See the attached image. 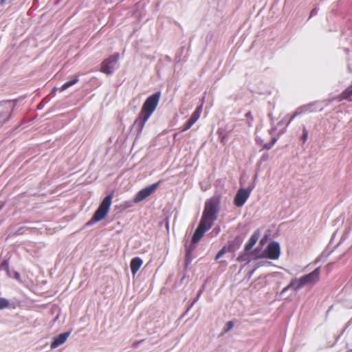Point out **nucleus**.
Instances as JSON below:
<instances>
[{"label":"nucleus","mask_w":352,"mask_h":352,"mask_svg":"<svg viewBox=\"0 0 352 352\" xmlns=\"http://www.w3.org/2000/svg\"><path fill=\"white\" fill-rule=\"evenodd\" d=\"M6 1V0H1V1H0L1 5H3Z\"/></svg>","instance_id":"nucleus-30"},{"label":"nucleus","mask_w":352,"mask_h":352,"mask_svg":"<svg viewBox=\"0 0 352 352\" xmlns=\"http://www.w3.org/2000/svg\"><path fill=\"white\" fill-rule=\"evenodd\" d=\"M219 205V196L212 197L208 200L205 204L204 210L199 223L210 228L217 218Z\"/></svg>","instance_id":"nucleus-2"},{"label":"nucleus","mask_w":352,"mask_h":352,"mask_svg":"<svg viewBox=\"0 0 352 352\" xmlns=\"http://www.w3.org/2000/svg\"><path fill=\"white\" fill-rule=\"evenodd\" d=\"M194 124V123L191 122L190 120H188L182 126V131H186L190 129V127Z\"/></svg>","instance_id":"nucleus-21"},{"label":"nucleus","mask_w":352,"mask_h":352,"mask_svg":"<svg viewBox=\"0 0 352 352\" xmlns=\"http://www.w3.org/2000/svg\"><path fill=\"white\" fill-rule=\"evenodd\" d=\"M265 253L266 258L272 260L278 259L280 254V248L279 243L276 241L270 242L267 246Z\"/></svg>","instance_id":"nucleus-6"},{"label":"nucleus","mask_w":352,"mask_h":352,"mask_svg":"<svg viewBox=\"0 0 352 352\" xmlns=\"http://www.w3.org/2000/svg\"><path fill=\"white\" fill-rule=\"evenodd\" d=\"M352 96V85L348 87L340 96V100L349 99Z\"/></svg>","instance_id":"nucleus-17"},{"label":"nucleus","mask_w":352,"mask_h":352,"mask_svg":"<svg viewBox=\"0 0 352 352\" xmlns=\"http://www.w3.org/2000/svg\"><path fill=\"white\" fill-rule=\"evenodd\" d=\"M70 333L69 332H65L63 333H60L57 337L54 338L53 342L51 343V348L55 349L60 346V344H63L66 342L67 339L68 338Z\"/></svg>","instance_id":"nucleus-11"},{"label":"nucleus","mask_w":352,"mask_h":352,"mask_svg":"<svg viewBox=\"0 0 352 352\" xmlns=\"http://www.w3.org/2000/svg\"><path fill=\"white\" fill-rule=\"evenodd\" d=\"M245 118L248 119V124L249 126H251L252 124V122L254 120L253 116L250 111H248L245 113Z\"/></svg>","instance_id":"nucleus-20"},{"label":"nucleus","mask_w":352,"mask_h":352,"mask_svg":"<svg viewBox=\"0 0 352 352\" xmlns=\"http://www.w3.org/2000/svg\"><path fill=\"white\" fill-rule=\"evenodd\" d=\"M305 285L302 283V278H300L299 279L294 278L292 279L289 283V286H292V287L295 290L297 291L302 287H303Z\"/></svg>","instance_id":"nucleus-16"},{"label":"nucleus","mask_w":352,"mask_h":352,"mask_svg":"<svg viewBox=\"0 0 352 352\" xmlns=\"http://www.w3.org/2000/svg\"><path fill=\"white\" fill-rule=\"evenodd\" d=\"M201 112L202 105H200L195 110V111L192 113L190 118H189V120H191V122L195 124L200 118Z\"/></svg>","instance_id":"nucleus-15"},{"label":"nucleus","mask_w":352,"mask_h":352,"mask_svg":"<svg viewBox=\"0 0 352 352\" xmlns=\"http://www.w3.org/2000/svg\"><path fill=\"white\" fill-rule=\"evenodd\" d=\"M160 96V91H157L148 96L144 101L140 112L134 122V126L138 128L139 133L142 132L145 123L157 109Z\"/></svg>","instance_id":"nucleus-1"},{"label":"nucleus","mask_w":352,"mask_h":352,"mask_svg":"<svg viewBox=\"0 0 352 352\" xmlns=\"http://www.w3.org/2000/svg\"><path fill=\"white\" fill-rule=\"evenodd\" d=\"M158 185L159 182L155 183L140 190L133 198V202L138 204L148 197L155 192Z\"/></svg>","instance_id":"nucleus-5"},{"label":"nucleus","mask_w":352,"mask_h":352,"mask_svg":"<svg viewBox=\"0 0 352 352\" xmlns=\"http://www.w3.org/2000/svg\"><path fill=\"white\" fill-rule=\"evenodd\" d=\"M113 197V193H111L104 198L90 221H88L87 225H91L94 223L100 221L107 216L111 205Z\"/></svg>","instance_id":"nucleus-3"},{"label":"nucleus","mask_w":352,"mask_h":352,"mask_svg":"<svg viewBox=\"0 0 352 352\" xmlns=\"http://www.w3.org/2000/svg\"><path fill=\"white\" fill-rule=\"evenodd\" d=\"M143 261L140 257H135L131 259L130 267L131 273L135 275L142 265Z\"/></svg>","instance_id":"nucleus-12"},{"label":"nucleus","mask_w":352,"mask_h":352,"mask_svg":"<svg viewBox=\"0 0 352 352\" xmlns=\"http://www.w3.org/2000/svg\"><path fill=\"white\" fill-rule=\"evenodd\" d=\"M119 58V53H116L104 59L100 65V72L106 74H111L114 70V65L117 63Z\"/></svg>","instance_id":"nucleus-4"},{"label":"nucleus","mask_w":352,"mask_h":352,"mask_svg":"<svg viewBox=\"0 0 352 352\" xmlns=\"http://www.w3.org/2000/svg\"><path fill=\"white\" fill-rule=\"evenodd\" d=\"M209 229L210 228H208V226H206L204 224L199 223L198 227L197 228L192 236V243H198L204 236V233Z\"/></svg>","instance_id":"nucleus-10"},{"label":"nucleus","mask_w":352,"mask_h":352,"mask_svg":"<svg viewBox=\"0 0 352 352\" xmlns=\"http://www.w3.org/2000/svg\"><path fill=\"white\" fill-rule=\"evenodd\" d=\"M259 232L257 230L254 232L252 235L251 236L250 239H249L248 242L245 245V251H250L253 246L256 244L257 242L258 238H259Z\"/></svg>","instance_id":"nucleus-13"},{"label":"nucleus","mask_w":352,"mask_h":352,"mask_svg":"<svg viewBox=\"0 0 352 352\" xmlns=\"http://www.w3.org/2000/svg\"><path fill=\"white\" fill-rule=\"evenodd\" d=\"M320 267H317L311 273L306 274L302 277V283L305 285H314L319 280L320 278Z\"/></svg>","instance_id":"nucleus-8"},{"label":"nucleus","mask_w":352,"mask_h":352,"mask_svg":"<svg viewBox=\"0 0 352 352\" xmlns=\"http://www.w3.org/2000/svg\"><path fill=\"white\" fill-rule=\"evenodd\" d=\"M221 138V142H223L225 140V137L224 136H222L220 138Z\"/></svg>","instance_id":"nucleus-31"},{"label":"nucleus","mask_w":352,"mask_h":352,"mask_svg":"<svg viewBox=\"0 0 352 352\" xmlns=\"http://www.w3.org/2000/svg\"><path fill=\"white\" fill-rule=\"evenodd\" d=\"M289 288H292V286H289V284L285 287L283 289V292H286L287 289H289Z\"/></svg>","instance_id":"nucleus-29"},{"label":"nucleus","mask_w":352,"mask_h":352,"mask_svg":"<svg viewBox=\"0 0 352 352\" xmlns=\"http://www.w3.org/2000/svg\"><path fill=\"white\" fill-rule=\"evenodd\" d=\"M13 107L10 102H0V123L7 122L12 114Z\"/></svg>","instance_id":"nucleus-7"},{"label":"nucleus","mask_w":352,"mask_h":352,"mask_svg":"<svg viewBox=\"0 0 352 352\" xmlns=\"http://www.w3.org/2000/svg\"><path fill=\"white\" fill-rule=\"evenodd\" d=\"M276 141H277V139L276 138H273L270 142L264 144L263 148L270 149L274 145V144L276 142Z\"/></svg>","instance_id":"nucleus-22"},{"label":"nucleus","mask_w":352,"mask_h":352,"mask_svg":"<svg viewBox=\"0 0 352 352\" xmlns=\"http://www.w3.org/2000/svg\"><path fill=\"white\" fill-rule=\"evenodd\" d=\"M202 291H203L202 289L199 291V294H198V295H197V298L193 300V302H192V305L194 303H195V302L198 300L199 298L200 297V296H201V293H202Z\"/></svg>","instance_id":"nucleus-26"},{"label":"nucleus","mask_w":352,"mask_h":352,"mask_svg":"<svg viewBox=\"0 0 352 352\" xmlns=\"http://www.w3.org/2000/svg\"><path fill=\"white\" fill-rule=\"evenodd\" d=\"M250 194V191H248L243 188H240L236 192L234 199V204L237 207H241L244 205L246 200L249 197Z\"/></svg>","instance_id":"nucleus-9"},{"label":"nucleus","mask_w":352,"mask_h":352,"mask_svg":"<svg viewBox=\"0 0 352 352\" xmlns=\"http://www.w3.org/2000/svg\"><path fill=\"white\" fill-rule=\"evenodd\" d=\"M242 243V240L240 237H236L233 241L228 243L226 247L228 252H234L239 248Z\"/></svg>","instance_id":"nucleus-14"},{"label":"nucleus","mask_w":352,"mask_h":352,"mask_svg":"<svg viewBox=\"0 0 352 352\" xmlns=\"http://www.w3.org/2000/svg\"><path fill=\"white\" fill-rule=\"evenodd\" d=\"M307 136H308V132H307V129L305 128H304V129H303V134H302V140L303 142H306V140L307 139Z\"/></svg>","instance_id":"nucleus-25"},{"label":"nucleus","mask_w":352,"mask_h":352,"mask_svg":"<svg viewBox=\"0 0 352 352\" xmlns=\"http://www.w3.org/2000/svg\"><path fill=\"white\" fill-rule=\"evenodd\" d=\"M10 305V303L8 299L0 297V310L8 308Z\"/></svg>","instance_id":"nucleus-19"},{"label":"nucleus","mask_w":352,"mask_h":352,"mask_svg":"<svg viewBox=\"0 0 352 352\" xmlns=\"http://www.w3.org/2000/svg\"><path fill=\"white\" fill-rule=\"evenodd\" d=\"M228 250H226V247L222 248V249L217 253L216 255L215 259H219Z\"/></svg>","instance_id":"nucleus-23"},{"label":"nucleus","mask_w":352,"mask_h":352,"mask_svg":"<svg viewBox=\"0 0 352 352\" xmlns=\"http://www.w3.org/2000/svg\"><path fill=\"white\" fill-rule=\"evenodd\" d=\"M233 327V322L232 321H229L226 323V328L223 331V333H227Z\"/></svg>","instance_id":"nucleus-24"},{"label":"nucleus","mask_w":352,"mask_h":352,"mask_svg":"<svg viewBox=\"0 0 352 352\" xmlns=\"http://www.w3.org/2000/svg\"><path fill=\"white\" fill-rule=\"evenodd\" d=\"M23 228H23V227H22V228H20L17 230V232H16V234H22V233H23V232H22V230H23Z\"/></svg>","instance_id":"nucleus-28"},{"label":"nucleus","mask_w":352,"mask_h":352,"mask_svg":"<svg viewBox=\"0 0 352 352\" xmlns=\"http://www.w3.org/2000/svg\"><path fill=\"white\" fill-rule=\"evenodd\" d=\"M298 115V113H295L292 115V116L291 117L290 120H289V122L288 124H289L294 119V118Z\"/></svg>","instance_id":"nucleus-27"},{"label":"nucleus","mask_w":352,"mask_h":352,"mask_svg":"<svg viewBox=\"0 0 352 352\" xmlns=\"http://www.w3.org/2000/svg\"><path fill=\"white\" fill-rule=\"evenodd\" d=\"M78 82V76H76L73 80H69V81H67L65 83H64L60 89L61 91H64L65 89H67V88L70 87L71 86L75 85L76 83H77Z\"/></svg>","instance_id":"nucleus-18"}]
</instances>
